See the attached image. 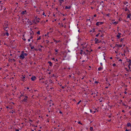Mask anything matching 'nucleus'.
<instances>
[{
	"label": "nucleus",
	"instance_id": "680f3d73",
	"mask_svg": "<svg viewBox=\"0 0 131 131\" xmlns=\"http://www.w3.org/2000/svg\"><path fill=\"white\" fill-rule=\"evenodd\" d=\"M100 64L101 65V66H102V63H101Z\"/></svg>",
	"mask_w": 131,
	"mask_h": 131
},
{
	"label": "nucleus",
	"instance_id": "ddd939ff",
	"mask_svg": "<svg viewBox=\"0 0 131 131\" xmlns=\"http://www.w3.org/2000/svg\"><path fill=\"white\" fill-rule=\"evenodd\" d=\"M127 125L128 126H131V124L130 123H128Z\"/></svg>",
	"mask_w": 131,
	"mask_h": 131
},
{
	"label": "nucleus",
	"instance_id": "c85d7f7f",
	"mask_svg": "<svg viewBox=\"0 0 131 131\" xmlns=\"http://www.w3.org/2000/svg\"><path fill=\"white\" fill-rule=\"evenodd\" d=\"M37 34H38L39 35L40 34V31H38L37 32Z\"/></svg>",
	"mask_w": 131,
	"mask_h": 131
},
{
	"label": "nucleus",
	"instance_id": "473e14b6",
	"mask_svg": "<svg viewBox=\"0 0 131 131\" xmlns=\"http://www.w3.org/2000/svg\"><path fill=\"white\" fill-rule=\"evenodd\" d=\"M99 34H100V33H99V34H97V35H96V37H98V36H99Z\"/></svg>",
	"mask_w": 131,
	"mask_h": 131
},
{
	"label": "nucleus",
	"instance_id": "412c9836",
	"mask_svg": "<svg viewBox=\"0 0 131 131\" xmlns=\"http://www.w3.org/2000/svg\"><path fill=\"white\" fill-rule=\"evenodd\" d=\"M8 31H7V32H6V35L7 36H8L9 35V33H8Z\"/></svg>",
	"mask_w": 131,
	"mask_h": 131
},
{
	"label": "nucleus",
	"instance_id": "b1692460",
	"mask_svg": "<svg viewBox=\"0 0 131 131\" xmlns=\"http://www.w3.org/2000/svg\"><path fill=\"white\" fill-rule=\"evenodd\" d=\"M90 129L91 131H92L93 130V128L92 127H90Z\"/></svg>",
	"mask_w": 131,
	"mask_h": 131
},
{
	"label": "nucleus",
	"instance_id": "f704fd0d",
	"mask_svg": "<svg viewBox=\"0 0 131 131\" xmlns=\"http://www.w3.org/2000/svg\"><path fill=\"white\" fill-rule=\"evenodd\" d=\"M81 52H80V54H81L82 53V52L83 51L82 50H81Z\"/></svg>",
	"mask_w": 131,
	"mask_h": 131
},
{
	"label": "nucleus",
	"instance_id": "bf43d9fd",
	"mask_svg": "<svg viewBox=\"0 0 131 131\" xmlns=\"http://www.w3.org/2000/svg\"><path fill=\"white\" fill-rule=\"evenodd\" d=\"M122 112H124V110H123L122 111Z\"/></svg>",
	"mask_w": 131,
	"mask_h": 131
},
{
	"label": "nucleus",
	"instance_id": "09e8293b",
	"mask_svg": "<svg viewBox=\"0 0 131 131\" xmlns=\"http://www.w3.org/2000/svg\"><path fill=\"white\" fill-rule=\"evenodd\" d=\"M118 35H119L120 36L121 34V33H118Z\"/></svg>",
	"mask_w": 131,
	"mask_h": 131
},
{
	"label": "nucleus",
	"instance_id": "0e129e2a",
	"mask_svg": "<svg viewBox=\"0 0 131 131\" xmlns=\"http://www.w3.org/2000/svg\"><path fill=\"white\" fill-rule=\"evenodd\" d=\"M122 61V60H121V59H120L119 60V61Z\"/></svg>",
	"mask_w": 131,
	"mask_h": 131
},
{
	"label": "nucleus",
	"instance_id": "603ef678",
	"mask_svg": "<svg viewBox=\"0 0 131 131\" xmlns=\"http://www.w3.org/2000/svg\"><path fill=\"white\" fill-rule=\"evenodd\" d=\"M122 104H123V105L124 106H125V105L124 103H122Z\"/></svg>",
	"mask_w": 131,
	"mask_h": 131
},
{
	"label": "nucleus",
	"instance_id": "6ab92c4d",
	"mask_svg": "<svg viewBox=\"0 0 131 131\" xmlns=\"http://www.w3.org/2000/svg\"><path fill=\"white\" fill-rule=\"evenodd\" d=\"M131 14H128L127 16V17L128 18H130V17L131 16Z\"/></svg>",
	"mask_w": 131,
	"mask_h": 131
},
{
	"label": "nucleus",
	"instance_id": "2f4dec72",
	"mask_svg": "<svg viewBox=\"0 0 131 131\" xmlns=\"http://www.w3.org/2000/svg\"><path fill=\"white\" fill-rule=\"evenodd\" d=\"M116 64H115V63H114L113 64V66H116Z\"/></svg>",
	"mask_w": 131,
	"mask_h": 131
},
{
	"label": "nucleus",
	"instance_id": "6e6552de",
	"mask_svg": "<svg viewBox=\"0 0 131 131\" xmlns=\"http://www.w3.org/2000/svg\"><path fill=\"white\" fill-rule=\"evenodd\" d=\"M27 14L26 11L25 10L24 11H23L21 12V14L22 15L26 14Z\"/></svg>",
	"mask_w": 131,
	"mask_h": 131
},
{
	"label": "nucleus",
	"instance_id": "5fc2aeb1",
	"mask_svg": "<svg viewBox=\"0 0 131 131\" xmlns=\"http://www.w3.org/2000/svg\"><path fill=\"white\" fill-rule=\"evenodd\" d=\"M23 96V95L22 94H21L20 95V97L22 96Z\"/></svg>",
	"mask_w": 131,
	"mask_h": 131
},
{
	"label": "nucleus",
	"instance_id": "69168bd1",
	"mask_svg": "<svg viewBox=\"0 0 131 131\" xmlns=\"http://www.w3.org/2000/svg\"><path fill=\"white\" fill-rule=\"evenodd\" d=\"M110 59H112V57H111L110 58Z\"/></svg>",
	"mask_w": 131,
	"mask_h": 131
},
{
	"label": "nucleus",
	"instance_id": "4c0bfd02",
	"mask_svg": "<svg viewBox=\"0 0 131 131\" xmlns=\"http://www.w3.org/2000/svg\"><path fill=\"white\" fill-rule=\"evenodd\" d=\"M34 46H32L31 47V49H34Z\"/></svg>",
	"mask_w": 131,
	"mask_h": 131
},
{
	"label": "nucleus",
	"instance_id": "aec40b11",
	"mask_svg": "<svg viewBox=\"0 0 131 131\" xmlns=\"http://www.w3.org/2000/svg\"><path fill=\"white\" fill-rule=\"evenodd\" d=\"M27 55H28V54L27 53H24V56H27Z\"/></svg>",
	"mask_w": 131,
	"mask_h": 131
},
{
	"label": "nucleus",
	"instance_id": "a878e982",
	"mask_svg": "<svg viewBox=\"0 0 131 131\" xmlns=\"http://www.w3.org/2000/svg\"><path fill=\"white\" fill-rule=\"evenodd\" d=\"M22 78L23 79H24L25 78V75H22Z\"/></svg>",
	"mask_w": 131,
	"mask_h": 131
},
{
	"label": "nucleus",
	"instance_id": "e2e57ef3",
	"mask_svg": "<svg viewBox=\"0 0 131 131\" xmlns=\"http://www.w3.org/2000/svg\"><path fill=\"white\" fill-rule=\"evenodd\" d=\"M101 48V47H99L98 48V49H100Z\"/></svg>",
	"mask_w": 131,
	"mask_h": 131
},
{
	"label": "nucleus",
	"instance_id": "ea45409f",
	"mask_svg": "<svg viewBox=\"0 0 131 131\" xmlns=\"http://www.w3.org/2000/svg\"><path fill=\"white\" fill-rule=\"evenodd\" d=\"M12 60L15 61V60L14 59H11Z\"/></svg>",
	"mask_w": 131,
	"mask_h": 131
},
{
	"label": "nucleus",
	"instance_id": "72a5a7b5",
	"mask_svg": "<svg viewBox=\"0 0 131 131\" xmlns=\"http://www.w3.org/2000/svg\"><path fill=\"white\" fill-rule=\"evenodd\" d=\"M94 83H95L97 84L99 83V82L98 81H95L94 82Z\"/></svg>",
	"mask_w": 131,
	"mask_h": 131
},
{
	"label": "nucleus",
	"instance_id": "3c124183",
	"mask_svg": "<svg viewBox=\"0 0 131 131\" xmlns=\"http://www.w3.org/2000/svg\"><path fill=\"white\" fill-rule=\"evenodd\" d=\"M111 119H110V120H108V122H110V121H111Z\"/></svg>",
	"mask_w": 131,
	"mask_h": 131
},
{
	"label": "nucleus",
	"instance_id": "20e7f679",
	"mask_svg": "<svg viewBox=\"0 0 131 131\" xmlns=\"http://www.w3.org/2000/svg\"><path fill=\"white\" fill-rule=\"evenodd\" d=\"M8 26L7 25H5L4 27V29L5 30L6 32H7L8 29Z\"/></svg>",
	"mask_w": 131,
	"mask_h": 131
},
{
	"label": "nucleus",
	"instance_id": "1a4fd4ad",
	"mask_svg": "<svg viewBox=\"0 0 131 131\" xmlns=\"http://www.w3.org/2000/svg\"><path fill=\"white\" fill-rule=\"evenodd\" d=\"M122 45H118V44H116L115 46V47H122Z\"/></svg>",
	"mask_w": 131,
	"mask_h": 131
},
{
	"label": "nucleus",
	"instance_id": "5701e85b",
	"mask_svg": "<svg viewBox=\"0 0 131 131\" xmlns=\"http://www.w3.org/2000/svg\"><path fill=\"white\" fill-rule=\"evenodd\" d=\"M125 11H129L127 8H126L125 9Z\"/></svg>",
	"mask_w": 131,
	"mask_h": 131
},
{
	"label": "nucleus",
	"instance_id": "58836bf2",
	"mask_svg": "<svg viewBox=\"0 0 131 131\" xmlns=\"http://www.w3.org/2000/svg\"><path fill=\"white\" fill-rule=\"evenodd\" d=\"M33 23H36V22H35V20H34L33 21Z\"/></svg>",
	"mask_w": 131,
	"mask_h": 131
},
{
	"label": "nucleus",
	"instance_id": "bb28decb",
	"mask_svg": "<svg viewBox=\"0 0 131 131\" xmlns=\"http://www.w3.org/2000/svg\"><path fill=\"white\" fill-rule=\"evenodd\" d=\"M34 34V33L32 31L30 33V34L31 36L32 35H33Z\"/></svg>",
	"mask_w": 131,
	"mask_h": 131
},
{
	"label": "nucleus",
	"instance_id": "9d476101",
	"mask_svg": "<svg viewBox=\"0 0 131 131\" xmlns=\"http://www.w3.org/2000/svg\"><path fill=\"white\" fill-rule=\"evenodd\" d=\"M71 7L70 6H66L65 7V9H70L71 8Z\"/></svg>",
	"mask_w": 131,
	"mask_h": 131
},
{
	"label": "nucleus",
	"instance_id": "39448f33",
	"mask_svg": "<svg viewBox=\"0 0 131 131\" xmlns=\"http://www.w3.org/2000/svg\"><path fill=\"white\" fill-rule=\"evenodd\" d=\"M104 22H97L96 23V25L97 26H99L100 25H102V24H103Z\"/></svg>",
	"mask_w": 131,
	"mask_h": 131
},
{
	"label": "nucleus",
	"instance_id": "37998d69",
	"mask_svg": "<svg viewBox=\"0 0 131 131\" xmlns=\"http://www.w3.org/2000/svg\"><path fill=\"white\" fill-rule=\"evenodd\" d=\"M96 112L95 111H94L93 112V113L94 114V113H95Z\"/></svg>",
	"mask_w": 131,
	"mask_h": 131
},
{
	"label": "nucleus",
	"instance_id": "4468645a",
	"mask_svg": "<svg viewBox=\"0 0 131 131\" xmlns=\"http://www.w3.org/2000/svg\"><path fill=\"white\" fill-rule=\"evenodd\" d=\"M40 20V19L39 18H38L36 20V22L39 23V22Z\"/></svg>",
	"mask_w": 131,
	"mask_h": 131
},
{
	"label": "nucleus",
	"instance_id": "f8f14e48",
	"mask_svg": "<svg viewBox=\"0 0 131 131\" xmlns=\"http://www.w3.org/2000/svg\"><path fill=\"white\" fill-rule=\"evenodd\" d=\"M59 1L60 2V5H61V4L64 1V0H59Z\"/></svg>",
	"mask_w": 131,
	"mask_h": 131
},
{
	"label": "nucleus",
	"instance_id": "9b49d317",
	"mask_svg": "<svg viewBox=\"0 0 131 131\" xmlns=\"http://www.w3.org/2000/svg\"><path fill=\"white\" fill-rule=\"evenodd\" d=\"M48 63L49 64V65L50 66H52V63L50 61H49L48 62Z\"/></svg>",
	"mask_w": 131,
	"mask_h": 131
},
{
	"label": "nucleus",
	"instance_id": "774afa93",
	"mask_svg": "<svg viewBox=\"0 0 131 131\" xmlns=\"http://www.w3.org/2000/svg\"><path fill=\"white\" fill-rule=\"evenodd\" d=\"M56 61H58V59H56Z\"/></svg>",
	"mask_w": 131,
	"mask_h": 131
},
{
	"label": "nucleus",
	"instance_id": "393cba45",
	"mask_svg": "<svg viewBox=\"0 0 131 131\" xmlns=\"http://www.w3.org/2000/svg\"><path fill=\"white\" fill-rule=\"evenodd\" d=\"M41 39V37H40H40H39V38H37V40H40V39Z\"/></svg>",
	"mask_w": 131,
	"mask_h": 131
},
{
	"label": "nucleus",
	"instance_id": "8fccbe9b",
	"mask_svg": "<svg viewBox=\"0 0 131 131\" xmlns=\"http://www.w3.org/2000/svg\"><path fill=\"white\" fill-rule=\"evenodd\" d=\"M59 113H60V114H62V112L61 111H60L59 112Z\"/></svg>",
	"mask_w": 131,
	"mask_h": 131
},
{
	"label": "nucleus",
	"instance_id": "a18cd8bd",
	"mask_svg": "<svg viewBox=\"0 0 131 131\" xmlns=\"http://www.w3.org/2000/svg\"><path fill=\"white\" fill-rule=\"evenodd\" d=\"M96 14H95L94 15V17H96Z\"/></svg>",
	"mask_w": 131,
	"mask_h": 131
},
{
	"label": "nucleus",
	"instance_id": "7ed1b4c3",
	"mask_svg": "<svg viewBox=\"0 0 131 131\" xmlns=\"http://www.w3.org/2000/svg\"><path fill=\"white\" fill-rule=\"evenodd\" d=\"M127 62L129 63L128 65V67L129 68V69H130V66H131V61L129 59V60Z\"/></svg>",
	"mask_w": 131,
	"mask_h": 131
},
{
	"label": "nucleus",
	"instance_id": "864d4df0",
	"mask_svg": "<svg viewBox=\"0 0 131 131\" xmlns=\"http://www.w3.org/2000/svg\"><path fill=\"white\" fill-rule=\"evenodd\" d=\"M23 39L24 40V41H26V39L25 38H24V39L23 38Z\"/></svg>",
	"mask_w": 131,
	"mask_h": 131
},
{
	"label": "nucleus",
	"instance_id": "c756f323",
	"mask_svg": "<svg viewBox=\"0 0 131 131\" xmlns=\"http://www.w3.org/2000/svg\"><path fill=\"white\" fill-rule=\"evenodd\" d=\"M33 38V37L31 35L30 37V39H31Z\"/></svg>",
	"mask_w": 131,
	"mask_h": 131
},
{
	"label": "nucleus",
	"instance_id": "0eeeda50",
	"mask_svg": "<svg viewBox=\"0 0 131 131\" xmlns=\"http://www.w3.org/2000/svg\"><path fill=\"white\" fill-rule=\"evenodd\" d=\"M36 79V78L35 76L33 75L32 77H31V79L32 81H34Z\"/></svg>",
	"mask_w": 131,
	"mask_h": 131
},
{
	"label": "nucleus",
	"instance_id": "dca6fc26",
	"mask_svg": "<svg viewBox=\"0 0 131 131\" xmlns=\"http://www.w3.org/2000/svg\"><path fill=\"white\" fill-rule=\"evenodd\" d=\"M112 23L113 24H114L115 25H116L118 23V22L115 21L114 22Z\"/></svg>",
	"mask_w": 131,
	"mask_h": 131
},
{
	"label": "nucleus",
	"instance_id": "4d7b16f0",
	"mask_svg": "<svg viewBox=\"0 0 131 131\" xmlns=\"http://www.w3.org/2000/svg\"><path fill=\"white\" fill-rule=\"evenodd\" d=\"M29 89V88H28V87H27V90H28V89Z\"/></svg>",
	"mask_w": 131,
	"mask_h": 131
},
{
	"label": "nucleus",
	"instance_id": "a19ab883",
	"mask_svg": "<svg viewBox=\"0 0 131 131\" xmlns=\"http://www.w3.org/2000/svg\"><path fill=\"white\" fill-rule=\"evenodd\" d=\"M52 59V60H55V59L54 58H53Z\"/></svg>",
	"mask_w": 131,
	"mask_h": 131
},
{
	"label": "nucleus",
	"instance_id": "79ce46f5",
	"mask_svg": "<svg viewBox=\"0 0 131 131\" xmlns=\"http://www.w3.org/2000/svg\"><path fill=\"white\" fill-rule=\"evenodd\" d=\"M55 52H57L58 51V50H57V49H55Z\"/></svg>",
	"mask_w": 131,
	"mask_h": 131
},
{
	"label": "nucleus",
	"instance_id": "13d9d810",
	"mask_svg": "<svg viewBox=\"0 0 131 131\" xmlns=\"http://www.w3.org/2000/svg\"><path fill=\"white\" fill-rule=\"evenodd\" d=\"M30 121L31 122H32V120H30Z\"/></svg>",
	"mask_w": 131,
	"mask_h": 131
},
{
	"label": "nucleus",
	"instance_id": "f3484780",
	"mask_svg": "<svg viewBox=\"0 0 131 131\" xmlns=\"http://www.w3.org/2000/svg\"><path fill=\"white\" fill-rule=\"evenodd\" d=\"M53 40L55 42H56L57 43V42H59V41H60V40H59V41H57V40H55V39H53Z\"/></svg>",
	"mask_w": 131,
	"mask_h": 131
},
{
	"label": "nucleus",
	"instance_id": "cd10ccee",
	"mask_svg": "<svg viewBox=\"0 0 131 131\" xmlns=\"http://www.w3.org/2000/svg\"><path fill=\"white\" fill-rule=\"evenodd\" d=\"M81 102V100H80V101L77 103V104H79L80 102Z\"/></svg>",
	"mask_w": 131,
	"mask_h": 131
},
{
	"label": "nucleus",
	"instance_id": "49530a36",
	"mask_svg": "<svg viewBox=\"0 0 131 131\" xmlns=\"http://www.w3.org/2000/svg\"><path fill=\"white\" fill-rule=\"evenodd\" d=\"M28 41L29 42L30 41V39H28Z\"/></svg>",
	"mask_w": 131,
	"mask_h": 131
},
{
	"label": "nucleus",
	"instance_id": "423d86ee",
	"mask_svg": "<svg viewBox=\"0 0 131 131\" xmlns=\"http://www.w3.org/2000/svg\"><path fill=\"white\" fill-rule=\"evenodd\" d=\"M95 43H100V41H99V40L96 38H95Z\"/></svg>",
	"mask_w": 131,
	"mask_h": 131
},
{
	"label": "nucleus",
	"instance_id": "f257e3e1",
	"mask_svg": "<svg viewBox=\"0 0 131 131\" xmlns=\"http://www.w3.org/2000/svg\"><path fill=\"white\" fill-rule=\"evenodd\" d=\"M20 59L21 60L23 59L25 57L24 56V51H22L21 52V54L19 56Z\"/></svg>",
	"mask_w": 131,
	"mask_h": 131
},
{
	"label": "nucleus",
	"instance_id": "de8ad7c7",
	"mask_svg": "<svg viewBox=\"0 0 131 131\" xmlns=\"http://www.w3.org/2000/svg\"><path fill=\"white\" fill-rule=\"evenodd\" d=\"M86 46H85V47H84V46H83V48H86Z\"/></svg>",
	"mask_w": 131,
	"mask_h": 131
},
{
	"label": "nucleus",
	"instance_id": "7c9ffc66",
	"mask_svg": "<svg viewBox=\"0 0 131 131\" xmlns=\"http://www.w3.org/2000/svg\"><path fill=\"white\" fill-rule=\"evenodd\" d=\"M14 112V111L13 110H12V111H11L10 112V113L11 112L12 113H13Z\"/></svg>",
	"mask_w": 131,
	"mask_h": 131
},
{
	"label": "nucleus",
	"instance_id": "6e6d98bb",
	"mask_svg": "<svg viewBox=\"0 0 131 131\" xmlns=\"http://www.w3.org/2000/svg\"><path fill=\"white\" fill-rule=\"evenodd\" d=\"M45 13L43 12V13H42V15H45Z\"/></svg>",
	"mask_w": 131,
	"mask_h": 131
},
{
	"label": "nucleus",
	"instance_id": "338daca9",
	"mask_svg": "<svg viewBox=\"0 0 131 131\" xmlns=\"http://www.w3.org/2000/svg\"><path fill=\"white\" fill-rule=\"evenodd\" d=\"M48 21V20H47V19L46 20V22H47V21Z\"/></svg>",
	"mask_w": 131,
	"mask_h": 131
},
{
	"label": "nucleus",
	"instance_id": "f03ea898",
	"mask_svg": "<svg viewBox=\"0 0 131 131\" xmlns=\"http://www.w3.org/2000/svg\"><path fill=\"white\" fill-rule=\"evenodd\" d=\"M23 96L25 97V98L23 99L22 100V101L27 102V98H28V97L26 96H24V95H23Z\"/></svg>",
	"mask_w": 131,
	"mask_h": 131
},
{
	"label": "nucleus",
	"instance_id": "052dcab7",
	"mask_svg": "<svg viewBox=\"0 0 131 131\" xmlns=\"http://www.w3.org/2000/svg\"><path fill=\"white\" fill-rule=\"evenodd\" d=\"M124 93L125 94H126L127 93V92H126V91H125V92H124Z\"/></svg>",
	"mask_w": 131,
	"mask_h": 131
},
{
	"label": "nucleus",
	"instance_id": "e433bc0d",
	"mask_svg": "<svg viewBox=\"0 0 131 131\" xmlns=\"http://www.w3.org/2000/svg\"><path fill=\"white\" fill-rule=\"evenodd\" d=\"M125 131H130V129H129L128 130L127 129H126V130Z\"/></svg>",
	"mask_w": 131,
	"mask_h": 131
},
{
	"label": "nucleus",
	"instance_id": "c03bdc74",
	"mask_svg": "<svg viewBox=\"0 0 131 131\" xmlns=\"http://www.w3.org/2000/svg\"><path fill=\"white\" fill-rule=\"evenodd\" d=\"M16 131H19V130L18 129H16Z\"/></svg>",
	"mask_w": 131,
	"mask_h": 131
},
{
	"label": "nucleus",
	"instance_id": "2eb2a0df",
	"mask_svg": "<svg viewBox=\"0 0 131 131\" xmlns=\"http://www.w3.org/2000/svg\"><path fill=\"white\" fill-rule=\"evenodd\" d=\"M27 22H28V23H29L30 25H32V23L31 21L29 20Z\"/></svg>",
	"mask_w": 131,
	"mask_h": 131
},
{
	"label": "nucleus",
	"instance_id": "4be33fe9",
	"mask_svg": "<svg viewBox=\"0 0 131 131\" xmlns=\"http://www.w3.org/2000/svg\"><path fill=\"white\" fill-rule=\"evenodd\" d=\"M118 38V39H119L120 38V36L119 35H117L116 36Z\"/></svg>",
	"mask_w": 131,
	"mask_h": 131
},
{
	"label": "nucleus",
	"instance_id": "c9c22d12",
	"mask_svg": "<svg viewBox=\"0 0 131 131\" xmlns=\"http://www.w3.org/2000/svg\"><path fill=\"white\" fill-rule=\"evenodd\" d=\"M78 124H82L80 122V121H79L78 122Z\"/></svg>",
	"mask_w": 131,
	"mask_h": 131
},
{
	"label": "nucleus",
	"instance_id": "a211bd4d",
	"mask_svg": "<svg viewBox=\"0 0 131 131\" xmlns=\"http://www.w3.org/2000/svg\"><path fill=\"white\" fill-rule=\"evenodd\" d=\"M102 68L101 67H100L98 68V70L99 71L101 70V69H102Z\"/></svg>",
	"mask_w": 131,
	"mask_h": 131
}]
</instances>
